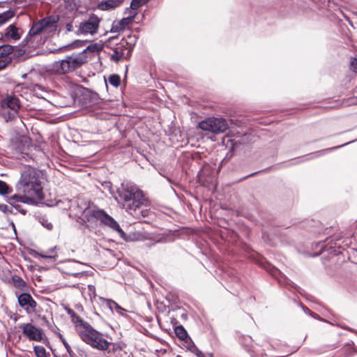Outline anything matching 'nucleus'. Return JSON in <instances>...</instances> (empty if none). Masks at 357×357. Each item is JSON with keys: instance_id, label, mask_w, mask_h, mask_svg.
Wrapping results in <instances>:
<instances>
[{"instance_id": "obj_1", "label": "nucleus", "mask_w": 357, "mask_h": 357, "mask_svg": "<svg viewBox=\"0 0 357 357\" xmlns=\"http://www.w3.org/2000/svg\"><path fill=\"white\" fill-rule=\"evenodd\" d=\"M43 176L42 171L31 166H24L21 170V176L16 185L17 190L37 199H43Z\"/></svg>"}, {"instance_id": "obj_2", "label": "nucleus", "mask_w": 357, "mask_h": 357, "mask_svg": "<svg viewBox=\"0 0 357 357\" xmlns=\"http://www.w3.org/2000/svg\"><path fill=\"white\" fill-rule=\"evenodd\" d=\"M57 18L54 16L45 17L33 24L23 43L29 48L43 45L47 35L56 29Z\"/></svg>"}, {"instance_id": "obj_3", "label": "nucleus", "mask_w": 357, "mask_h": 357, "mask_svg": "<svg viewBox=\"0 0 357 357\" xmlns=\"http://www.w3.org/2000/svg\"><path fill=\"white\" fill-rule=\"evenodd\" d=\"M96 50V45H89L78 54L67 56L64 59L53 63L49 68V72L54 75H64L72 72L87 61L88 52H94Z\"/></svg>"}, {"instance_id": "obj_4", "label": "nucleus", "mask_w": 357, "mask_h": 357, "mask_svg": "<svg viewBox=\"0 0 357 357\" xmlns=\"http://www.w3.org/2000/svg\"><path fill=\"white\" fill-rule=\"evenodd\" d=\"M118 193L125 202L123 208L130 214L146 203L142 191L132 182L122 183L121 188L118 190Z\"/></svg>"}, {"instance_id": "obj_5", "label": "nucleus", "mask_w": 357, "mask_h": 357, "mask_svg": "<svg viewBox=\"0 0 357 357\" xmlns=\"http://www.w3.org/2000/svg\"><path fill=\"white\" fill-rule=\"evenodd\" d=\"M77 331L82 340L92 347L101 351L109 348L110 342L105 340L102 335L88 322H85Z\"/></svg>"}, {"instance_id": "obj_6", "label": "nucleus", "mask_w": 357, "mask_h": 357, "mask_svg": "<svg viewBox=\"0 0 357 357\" xmlns=\"http://www.w3.org/2000/svg\"><path fill=\"white\" fill-rule=\"evenodd\" d=\"M84 218L89 222L100 220L104 225L117 231L121 238H126V233L121 229L118 222L103 210L99 208H88L84 211Z\"/></svg>"}, {"instance_id": "obj_7", "label": "nucleus", "mask_w": 357, "mask_h": 357, "mask_svg": "<svg viewBox=\"0 0 357 357\" xmlns=\"http://www.w3.org/2000/svg\"><path fill=\"white\" fill-rule=\"evenodd\" d=\"M199 128L204 131L215 133L225 132L229 128L227 121L222 118H208L199 123Z\"/></svg>"}, {"instance_id": "obj_8", "label": "nucleus", "mask_w": 357, "mask_h": 357, "mask_svg": "<svg viewBox=\"0 0 357 357\" xmlns=\"http://www.w3.org/2000/svg\"><path fill=\"white\" fill-rule=\"evenodd\" d=\"M116 39V37L109 38L106 44V45L109 47L113 51L110 56L111 59L114 61H119L120 60L129 58L130 56L131 52L126 46H125L124 44H122L121 41L116 43L114 47H112L113 41Z\"/></svg>"}, {"instance_id": "obj_9", "label": "nucleus", "mask_w": 357, "mask_h": 357, "mask_svg": "<svg viewBox=\"0 0 357 357\" xmlns=\"http://www.w3.org/2000/svg\"><path fill=\"white\" fill-rule=\"evenodd\" d=\"M100 19L96 15H91L88 20L81 22L79 26V32L86 35H93L98 32Z\"/></svg>"}, {"instance_id": "obj_10", "label": "nucleus", "mask_w": 357, "mask_h": 357, "mask_svg": "<svg viewBox=\"0 0 357 357\" xmlns=\"http://www.w3.org/2000/svg\"><path fill=\"white\" fill-rule=\"evenodd\" d=\"M19 305L28 313H32L36 310V301L28 293H22L17 296Z\"/></svg>"}, {"instance_id": "obj_11", "label": "nucleus", "mask_w": 357, "mask_h": 357, "mask_svg": "<svg viewBox=\"0 0 357 357\" xmlns=\"http://www.w3.org/2000/svg\"><path fill=\"white\" fill-rule=\"evenodd\" d=\"M11 140L14 144L15 148L21 153L29 151L31 145L29 135H15Z\"/></svg>"}, {"instance_id": "obj_12", "label": "nucleus", "mask_w": 357, "mask_h": 357, "mask_svg": "<svg viewBox=\"0 0 357 357\" xmlns=\"http://www.w3.org/2000/svg\"><path fill=\"white\" fill-rule=\"evenodd\" d=\"M22 332L30 340L40 342L43 339L41 330L31 324H24Z\"/></svg>"}, {"instance_id": "obj_13", "label": "nucleus", "mask_w": 357, "mask_h": 357, "mask_svg": "<svg viewBox=\"0 0 357 357\" xmlns=\"http://www.w3.org/2000/svg\"><path fill=\"white\" fill-rule=\"evenodd\" d=\"M1 107L18 112L20 108V100L15 96L8 95L1 100Z\"/></svg>"}, {"instance_id": "obj_14", "label": "nucleus", "mask_w": 357, "mask_h": 357, "mask_svg": "<svg viewBox=\"0 0 357 357\" xmlns=\"http://www.w3.org/2000/svg\"><path fill=\"white\" fill-rule=\"evenodd\" d=\"M124 0H102L100 1L97 8L102 11H111L119 7Z\"/></svg>"}, {"instance_id": "obj_15", "label": "nucleus", "mask_w": 357, "mask_h": 357, "mask_svg": "<svg viewBox=\"0 0 357 357\" xmlns=\"http://www.w3.org/2000/svg\"><path fill=\"white\" fill-rule=\"evenodd\" d=\"M36 198L32 197V196L29 195H14L9 197V203L11 205H13L15 208L18 209L20 207L19 205H16L15 204L17 202L30 204L33 202V199Z\"/></svg>"}, {"instance_id": "obj_16", "label": "nucleus", "mask_w": 357, "mask_h": 357, "mask_svg": "<svg viewBox=\"0 0 357 357\" xmlns=\"http://www.w3.org/2000/svg\"><path fill=\"white\" fill-rule=\"evenodd\" d=\"M57 248L56 246H54L53 248H51L48 249L44 254L39 253V252H35L33 255L34 257L37 259H47L50 260L51 261H54L56 259L57 255L56 252Z\"/></svg>"}, {"instance_id": "obj_17", "label": "nucleus", "mask_w": 357, "mask_h": 357, "mask_svg": "<svg viewBox=\"0 0 357 357\" xmlns=\"http://www.w3.org/2000/svg\"><path fill=\"white\" fill-rule=\"evenodd\" d=\"M67 313L70 315L72 321L75 324L76 331L79 329L86 321H84L80 317L70 308H66Z\"/></svg>"}, {"instance_id": "obj_18", "label": "nucleus", "mask_w": 357, "mask_h": 357, "mask_svg": "<svg viewBox=\"0 0 357 357\" xmlns=\"http://www.w3.org/2000/svg\"><path fill=\"white\" fill-rule=\"evenodd\" d=\"M5 36L10 37L14 40H17L21 37V35L18 33V29L15 24H10L7 27Z\"/></svg>"}, {"instance_id": "obj_19", "label": "nucleus", "mask_w": 357, "mask_h": 357, "mask_svg": "<svg viewBox=\"0 0 357 357\" xmlns=\"http://www.w3.org/2000/svg\"><path fill=\"white\" fill-rule=\"evenodd\" d=\"M121 42L132 52L133 47L137 42V37L135 35L128 34L121 39Z\"/></svg>"}, {"instance_id": "obj_20", "label": "nucleus", "mask_w": 357, "mask_h": 357, "mask_svg": "<svg viewBox=\"0 0 357 357\" xmlns=\"http://www.w3.org/2000/svg\"><path fill=\"white\" fill-rule=\"evenodd\" d=\"M0 114L6 121H8L15 119L17 112L7 108L1 107Z\"/></svg>"}, {"instance_id": "obj_21", "label": "nucleus", "mask_w": 357, "mask_h": 357, "mask_svg": "<svg viewBox=\"0 0 357 357\" xmlns=\"http://www.w3.org/2000/svg\"><path fill=\"white\" fill-rule=\"evenodd\" d=\"M12 282L16 288L22 291L25 289L26 282L20 276L17 275H13L12 277Z\"/></svg>"}, {"instance_id": "obj_22", "label": "nucleus", "mask_w": 357, "mask_h": 357, "mask_svg": "<svg viewBox=\"0 0 357 357\" xmlns=\"http://www.w3.org/2000/svg\"><path fill=\"white\" fill-rule=\"evenodd\" d=\"M13 52V47L9 45L0 46V59L4 57H10L9 55Z\"/></svg>"}, {"instance_id": "obj_23", "label": "nucleus", "mask_w": 357, "mask_h": 357, "mask_svg": "<svg viewBox=\"0 0 357 357\" xmlns=\"http://www.w3.org/2000/svg\"><path fill=\"white\" fill-rule=\"evenodd\" d=\"M14 15V12L10 10L5 11L3 13L0 14V26L4 24L12 17H13Z\"/></svg>"}, {"instance_id": "obj_24", "label": "nucleus", "mask_w": 357, "mask_h": 357, "mask_svg": "<svg viewBox=\"0 0 357 357\" xmlns=\"http://www.w3.org/2000/svg\"><path fill=\"white\" fill-rule=\"evenodd\" d=\"M176 335L181 340H185L188 337L187 331L182 326H178L174 329Z\"/></svg>"}, {"instance_id": "obj_25", "label": "nucleus", "mask_w": 357, "mask_h": 357, "mask_svg": "<svg viewBox=\"0 0 357 357\" xmlns=\"http://www.w3.org/2000/svg\"><path fill=\"white\" fill-rule=\"evenodd\" d=\"M135 13L132 16L123 18L119 22V26L121 29H125L128 24H131L133 21Z\"/></svg>"}, {"instance_id": "obj_26", "label": "nucleus", "mask_w": 357, "mask_h": 357, "mask_svg": "<svg viewBox=\"0 0 357 357\" xmlns=\"http://www.w3.org/2000/svg\"><path fill=\"white\" fill-rule=\"evenodd\" d=\"M108 80L109 84L115 87L119 86L121 83V78L119 75L116 74L110 75Z\"/></svg>"}, {"instance_id": "obj_27", "label": "nucleus", "mask_w": 357, "mask_h": 357, "mask_svg": "<svg viewBox=\"0 0 357 357\" xmlns=\"http://www.w3.org/2000/svg\"><path fill=\"white\" fill-rule=\"evenodd\" d=\"M84 45V41H82V40H75V42H73V43H71V44H70L68 45L63 46V47H61L59 50H70V49L75 48V47H77L83 46Z\"/></svg>"}, {"instance_id": "obj_28", "label": "nucleus", "mask_w": 357, "mask_h": 357, "mask_svg": "<svg viewBox=\"0 0 357 357\" xmlns=\"http://www.w3.org/2000/svg\"><path fill=\"white\" fill-rule=\"evenodd\" d=\"M33 350L37 357L47 356L45 349L43 346H35Z\"/></svg>"}, {"instance_id": "obj_29", "label": "nucleus", "mask_w": 357, "mask_h": 357, "mask_svg": "<svg viewBox=\"0 0 357 357\" xmlns=\"http://www.w3.org/2000/svg\"><path fill=\"white\" fill-rule=\"evenodd\" d=\"M190 351L195 354L197 357H213V354L211 353L204 354L196 346L192 349Z\"/></svg>"}, {"instance_id": "obj_30", "label": "nucleus", "mask_w": 357, "mask_h": 357, "mask_svg": "<svg viewBox=\"0 0 357 357\" xmlns=\"http://www.w3.org/2000/svg\"><path fill=\"white\" fill-rule=\"evenodd\" d=\"M148 0H132L130 8L132 10H137L142 6L144 5Z\"/></svg>"}, {"instance_id": "obj_31", "label": "nucleus", "mask_w": 357, "mask_h": 357, "mask_svg": "<svg viewBox=\"0 0 357 357\" xmlns=\"http://www.w3.org/2000/svg\"><path fill=\"white\" fill-rule=\"evenodd\" d=\"M12 62L11 57H4L0 59V70L5 69Z\"/></svg>"}, {"instance_id": "obj_32", "label": "nucleus", "mask_w": 357, "mask_h": 357, "mask_svg": "<svg viewBox=\"0 0 357 357\" xmlns=\"http://www.w3.org/2000/svg\"><path fill=\"white\" fill-rule=\"evenodd\" d=\"M10 192L8 185L2 181H0V195H4Z\"/></svg>"}, {"instance_id": "obj_33", "label": "nucleus", "mask_w": 357, "mask_h": 357, "mask_svg": "<svg viewBox=\"0 0 357 357\" xmlns=\"http://www.w3.org/2000/svg\"><path fill=\"white\" fill-rule=\"evenodd\" d=\"M185 342V347L190 351L192 349H193L196 345L194 344V342L192 341V340L188 337L185 340H183Z\"/></svg>"}, {"instance_id": "obj_34", "label": "nucleus", "mask_w": 357, "mask_h": 357, "mask_svg": "<svg viewBox=\"0 0 357 357\" xmlns=\"http://www.w3.org/2000/svg\"><path fill=\"white\" fill-rule=\"evenodd\" d=\"M88 291H89V294L91 298H94L96 296V288H95L94 285L89 284L88 285Z\"/></svg>"}, {"instance_id": "obj_35", "label": "nucleus", "mask_w": 357, "mask_h": 357, "mask_svg": "<svg viewBox=\"0 0 357 357\" xmlns=\"http://www.w3.org/2000/svg\"><path fill=\"white\" fill-rule=\"evenodd\" d=\"M350 68L352 71L357 73V59H353L351 61Z\"/></svg>"}, {"instance_id": "obj_36", "label": "nucleus", "mask_w": 357, "mask_h": 357, "mask_svg": "<svg viewBox=\"0 0 357 357\" xmlns=\"http://www.w3.org/2000/svg\"><path fill=\"white\" fill-rule=\"evenodd\" d=\"M109 306L111 309H112L113 307H116V309L117 310L118 312L119 310H123L120 306L118 305V304L116 302L112 301H109Z\"/></svg>"}, {"instance_id": "obj_37", "label": "nucleus", "mask_w": 357, "mask_h": 357, "mask_svg": "<svg viewBox=\"0 0 357 357\" xmlns=\"http://www.w3.org/2000/svg\"><path fill=\"white\" fill-rule=\"evenodd\" d=\"M42 225L48 230H51L53 227L52 223L48 222L47 220H43V222H42Z\"/></svg>"}, {"instance_id": "obj_38", "label": "nucleus", "mask_w": 357, "mask_h": 357, "mask_svg": "<svg viewBox=\"0 0 357 357\" xmlns=\"http://www.w3.org/2000/svg\"><path fill=\"white\" fill-rule=\"evenodd\" d=\"M68 351V354H69V356L70 357H76L75 354L70 349L69 347L67 346V344L66 343H64Z\"/></svg>"}, {"instance_id": "obj_39", "label": "nucleus", "mask_w": 357, "mask_h": 357, "mask_svg": "<svg viewBox=\"0 0 357 357\" xmlns=\"http://www.w3.org/2000/svg\"><path fill=\"white\" fill-rule=\"evenodd\" d=\"M66 28L68 31H72L73 30V24L70 23H68L66 26Z\"/></svg>"}, {"instance_id": "obj_40", "label": "nucleus", "mask_w": 357, "mask_h": 357, "mask_svg": "<svg viewBox=\"0 0 357 357\" xmlns=\"http://www.w3.org/2000/svg\"><path fill=\"white\" fill-rule=\"evenodd\" d=\"M81 274H82V273H73L72 275L74 276H77L78 275H81Z\"/></svg>"}, {"instance_id": "obj_41", "label": "nucleus", "mask_w": 357, "mask_h": 357, "mask_svg": "<svg viewBox=\"0 0 357 357\" xmlns=\"http://www.w3.org/2000/svg\"><path fill=\"white\" fill-rule=\"evenodd\" d=\"M19 211L20 213H22V214H26V212L25 210H23V209L22 210H19Z\"/></svg>"}, {"instance_id": "obj_42", "label": "nucleus", "mask_w": 357, "mask_h": 357, "mask_svg": "<svg viewBox=\"0 0 357 357\" xmlns=\"http://www.w3.org/2000/svg\"><path fill=\"white\" fill-rule=\"evenodd\" d=\"M72 261H73L74 263H75L77 264H81V263L77 261L76 260H73Z\"/></svg>"}, {"instance_id": "obj_43", "label": "nucleus", "mask_w": 357, "mask_h": 357, "mask_svg": "<svg viewBox=\"0 0 357 357\" xmlns=\"http://www.w3.org/2000/svg\"><path fill=\"white\" fill-rule=\"evenodd\" d=\"M344 145H346V144H342V145H340V146H336L335 149H337V148L342 147V146H344Z\"/></svg>"}, {"instance_id": "obj_44", "label": "nucleus", "mask_w": 357, "mask_h": 357, "mask_svg": "<svg viewBox=\"0 0 357 357\" xmlns=\"http://www.w3.org/2000/svg\"><path fill=\"white\" fill-rule=\"evenodd\" d=\"M172 136H173L174 137H176V138H177V137H182V135H172Z\"/></svg>"}, {"instance_id": "obj_45", "label": "nucleus", "mask_w": 357, "mask_h": 357, "mask_svg": "<svg viewBox=\"0 0 357 357\" xmlns=\"http://www.w3.org/2000/svg\"><path fill=\"white\" fill-rule=\"evenodd\" d=\"M304 310H305V312H307H307H310V311L309 310V309H307V308H306V309H305V308H304Z\"/></svg>"}, {"instance_id": "obj_46", "label": "nucleus", "mask_w": 357, "mask_h": 357, "mask_svg": "<svg viewBox=\"0 0 357 357\" xmlns=\"http://www.w3.org/2000/svg\"><path fill=\"white\" fill-rule=\"evenodd\" d=\"M214 137H215V135H213V137H210V138H211V139H212V140H215V139H213V138H214Z\"/></svg>"}, {"instance_id": "obj_47", "label": "nucleus", "mask_w": 357, "mask_h": 357, "mask_svg": "<svg viewBox=\"0 0 357 357\" xmlns=\"http://www.w3.org/2000/svg\"><path fill=\"white\" fill-rule=\"evenodd\" d=\"M54 357H59V356H54Z\"/></svg>"}, {"instance_id": "obj_48", "label": "nucleus", "mask_w": 357, "mask_h": 357, "mask_svg": "<svg viewBox=\"0 0 357 357\" xmlns=\"http://www.w3.org/2000/svg\"><path fill=\"white\" fill-rule=\"evenodd\" d=\"M45 357H47V356H45Z\"/></svg>"}]
</instances>
